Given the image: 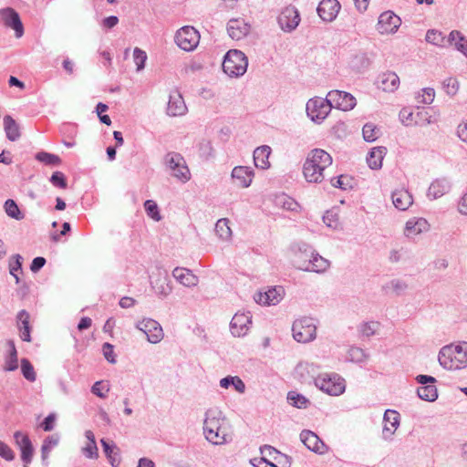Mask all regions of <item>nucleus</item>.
I'll list each match as a JSON object with an SVG mask.
<instances>
[{"instance_id": "1", "label": "nucleus", "mask_w": 467, "mask_h": 467, "mask_svg": "<svg viewBox=\"0 0 467 467\" xmlns=\"http://www.w3.org/2000/svg\"><path fill=\"white\" fill-rule=\"evenodd\" d=\"M202 433L213 445H224L233 440L232 424L218 407L209 408L204 412Z\"/></svg>"}, {"instance_id": "2", "label": "nucleus", "mask_w": 467, "mask_h": 467, "mask_svg": "<svg viewBox=\"0 0 467 467\" xmlns=\"http://www.w3.org/2000/svg\"><path fill=\"white\" fill-rule=\"evenodd\" d=\"M332 164V157L322 149L312 150L304 163L303 173L308 182L319 183L324 179L323 171Z\"/></svg>"}, {"instance_id": "3", "label": "nucleus", "mask_w": 467, "mask_h": 467, "mask_svg": "<svg viewBox=\"0 0 467 467\" xmlns=\"http://www.w3.org/2000/svg\"><path fill=\"white\" fill-rule=\"evenodd\" d=\"M440 365L448 370H458L467 367V342L443 347L439 353Z\"/></svg>"}, {"instance_id": "4", "label": "nucleus", "mask_w": 467, "mask_h": 467, "mask_svg": "<svg viewBox=\"0 0 467 467\" xmlns=\"http://www.w3.org/2000/svg\"><path fill=\"white\" fill-rule=\"evenodd\" d=\"M248 66V59L244 53L237 49L229 50L223 61V72L231 78L243 76Z\"/></svg>"}, {"instance_id": "5", "label": "nucleus", "mask_w": 467, "mask_h": 467, "mask_svg": "<svg viewBox=\"0 0 467 467\" xmlns=\"http://www.w3.org/2000/svg\"><path fill=\"white\" fill-rule=\"evenodd\" d=\"M331 109L332 106L328 101L327 96L325 99L320 97L310 99L306 105L307 116L317 124H320L326 119Z\"/></svg>"}, {"instance_id": "6", "label": "nucleus", "mask_w": 467, "mask_h": 467, "mask_svg": "<svg viewBox=\"0 0 467 467\" xmlns=\"http://www.w3.org/2000/svg\"><path fill=\"white\" fill-rule=\"evenodd\" d=\"M164 163L171 171V175L182 182H187L191 179L190 170L180 153H167L164 157Z\"/></svg>"}, {"instance_id": "7", "label": "nucleus", "mask_w": 467, "mask_h": 467, "mask_svg": "<svg viewBox=\"0 0 467 467\" xmlns=\"http://www.w3.org/2000/svg\"><path fill=\"white\" fill-rule=\"evenodd\" d=\"M316 386L322 391L338 396L345 391V380L337 374H322L315 379Z\"/></svg>"}, {"instance_id": "8", "label": "nucleus", "mask_w": 467, "mask_h": 467, "mask_svg": "<svg viewBox=\"0 0 467 467\" xmlns=\"http://www.w3.org/2000/svg\"><path fill=\"white\" fill-rule=\"evenodd\" d=\"M293 337L299 343H307L316 338L317 327L309 317L296 320L292 326Z\"/></svg>"}, {"instance_id": "9", "label": "nucleus", "mask_w": 467, "mask_h": 467, "mask_svg": "<svg viewBox=\"0 0 467 467\" xmlns=\"http://www.w3.org/2000/svg\"><path fill=\"white\" fill-rule=\"evenodd\" d=\"M199 32L190 26L180 28L175 35V42L178 47L185 51L193 50L199 44Z\"/></svg>"}, {"instance_id": "10", "label": "nucleus", "mask_w": 467, "mask_h": 467, "mask_svg": "<svg viewBox=\"0 0 467 467\" xmlns=\"http://www.w3.org/2000/svg\"><path fill=\"white\" fill-rule=\"evenodd\" d=\"M416 381L421 386L417 389L418 397L429 402L435 401L438 398V389L434 383L436 379L432 376L418 375Z\"/></svg>"}, {"instance_id": "11", "label": "nucleus", "mask_w": 467, "mask_h": 467, "mask_svg": "<svg viewBox=\"0 0 467 467\" xmlns=\"http://www.w3.org/2000/svg\"><path fill=\"white\" fill-rule=\"evenodd\" d=\"M327 96L332 108H336L344 111L354 109L357 104L355 97L345 91L331 90L327 93Z\"/></svg>"}, {"instance_id": "12", "label": "nucleus", "mask_w": 467, "mask_h": 467, "mask_svg": "<svg viewBox=\"0 0 467 467\" xmlns=\"http://www.w3.org/2000/svg\"><path fill=\"white\" fill-rule=\"evenodd\" d=\"M137 328L142 331L150 343L157 344L163 338V330L161 326L154 319L144 318L137 324Z\"/></svg>"}, {"instance_id": "13", "label": "nucleus", "mask_w": 467, "mask_h": 467, "mask_svg": "<svg viewBox=\"0 0 467 467\" xmlns=\"http://www.w3.org/2000/svg\"><path fill=\"white\" fill-rule=\"evenodd\" d=\"M401 25L400 18L392 11H385L379 16L376 25L377 31L381 34L395 33Z\"/></svg>"}, {"instance_id": "14", "label": "nucleus", "mask_w": 467, "mask_h": 467, "mask_svg": "<svg viewBox=\"0 0 467 467\" xmlns=\"http://www.w3.org/2000/svg\"><path fill=\"white\" fill-rule=\"evenodd\" d=\"M278 24L285 32L294 31L299 25L300 16L295 6L289 5L285 7L279 15Z\"/></svg>"}, {"instance_id": "15", "label": "nucleus", "mask_w": 467, "mask_h": 467, "mask_svg": "<svg viewBox=\"0 0 467 467\" xmlns=\"http://www.w3.org/2000/svg\"><path fill=\"white\" fill-rule=\"evenodd\" d=\"M0 18L3 24L15 30L16 36L21 37L24 34V26L19 14L11 7L0 9Z\"/></svg>"}, {"instance_id": "16", "label": "nucleus", "mask_w": 467, "mask_h": 467, "mask_svg": "<svg viewBox=\"0 0 467 467\" xmlns=\"http://www.w3.org/2000/svg\"><path fill=\"white\" fill-rule=\"evenodd\" d=\"M330 265L328 260L320 256L317 254H314L313 251H310V258L309 260H296V267L300 270L304 271H313L317 273L325 272Z\"/></svg>"}, {"instance_id": "17", "label": "nucleus", "mask_w": 467, "mask_h": 467, "mask_svg": "<svg viewBox=\"0 0 467 467\" xmlns=\"http://www.w3.org/2000/svg\"><path fill=\"white\" fill-rule=\"evenodd\" d=\"M252 324V316L247 313H236L230 323V330L234 337H244L247 334Z\"/></svg>"}, {"instance_id": "18", "label": "nucleus", "mask_w": 467, "mask_h": 467, "mask_svg": "<svg viewBox=\"0 0 467 467\" xmlns=\"http://www.w3.org/2000/svg\"><path fill=\"white\" fill-rule=\"evenodd\" d=\"M300 440L308 450L316 453L325 454L327 451V445L311 431L304 430L300 433Z\"/></svg>"}, {"instance_id": "19", "label": "nucleus", "mask_w": 467, "mask_h": 467, "mask_svg": "<svg viewBox=\"0 0 467 467\" xmlns=\"http://www.w3.org/2000/svg\"><path fill=\"white\" fill-rule=\"evenodd\" d=\"M251 29L249 23L243 18H232L227 24V32L234 40H241L245 37Z\"/></svg>"}, {"instance_id": "20", "label": "nucleus", "mask_w": 467, "mask_h": 467, "mask_svg": "<svg viewBox=\"0 0 467 467\" xmlns=\"http://www.w3.org/2000/svg\"><path fill=\"white\" fill-rule=\"evenodd\" d=\"M337 0H322L317 6V14L323 21L332 22L340 10Z\"/></svg>"}, {"instance_id": "21", "label": "nucleus", "mask_w": 467, "mask_h": 467, "mask_svg": "<svg viewBox=\"0 0 467 467\" xmlns=\"http://www.w3.org/2000/svg\"><path fill=\"white\" fill-rule=\"evenodd\" d=\"M187 107L184 99L178 90L170 93L167 105V114L171 117H179L186 113Z\"/></svg>"}, {"instance_id": "22", "label": "nucleus", "mask_w": 467, "mask_h": 467, "mask_svg": "<svg viewBox=\"0 0 467 467\" xmlns=\"http://www.w3.org/2000/svg\"><path fill=\"white\" fill-rule=\"evenodd\" d=\"M400 425V415L396 410H387L383 416L382 436L390 439Z\"/></svg>"}, {"instance_id": "23", "label": "nucleus", "mask_w": 467, "mask_h": 467, "mask_svg": "<svg viewBox=\"0 0 467 467\" xmlns=\"http://www.w3.org/2000/svg\"><path fill=\"white\" fill-rule=\"evenodd\" d=\"M284 290L281 286L273 287L266 292H259L254 296L256 303L265 306H275L279 303L283 297Z\"/></svg>"}, {"instance_id": "24", "label": "nucleus", "mask_w": 467, "mask_h": 467, "mask_svg": "<svg viewBox=\"0 0 467 467\" xmlns=\"http://www.w3.org/2000/svg\"><path fill=\"white\" fill-rule=\"evenodd\" d=\"M254 175V171L246 166H236L232 171L233 180L242 188L251 185Z\"/></svg>"}, {"instance_id": "25", "label": "nucleus", "mask_w": 467, "mask_h": 467, "mask_svg": "<svg viewBox=\"0 0 467 467\" xmlns=\"http://www.w3.org/2000/svg\"><path fill=\"white\" fill-rule=\"evenodd\" d=\"M172 276L186 287H194L199 283L197 275L191 270L182 267H175L172 271Z\"/></svg>"}, {"instance_id": "26", "label": "nucleus", "mask_w": 467, "mask_h": 467, "mask_svg": "<svg viewBox=\"0 0 467 467\" xmlns=\"http://www.w3.org/2000/svg\"><path fill=\"white\" fill-rule=\"evenodd\" d=\"M168 275L165 272H159L156 278L151 281V287L154 292L161 296H167L171 293L172 287Z\"/></svg>"}, {"instance_id": "27", "label": "nucleus", "mask_w": 467, "mask_h": 467, "mask_svg": "<svg viewBox=\"0 0 467 467\" xmlns=\"http://www.w3.org/2000/svg\"><path fill=\"white\" fill-rule=\"evenodd\" d=\"M271 154V148L267 145H263L256 148L254 151V162L256 168L265 170L270 167L269 156Z\"/></svg>"}, {"instance_id": "28", "label": "nucleus", "mask_w": 467, "mask_h": 467, "mask_svg": "<svg viewBox=\"0 0 467 467\" xmlns=\"http://www.w3.org/2000/svg\"><path fill=\"white\" fill-rule=\"evenodd\" d=\"M85 437L87 439V442L81 449L83 455L88 459H98L99 449L96 443V438L93 431L89 430L86 431Z\"/></svg>"}, {"instance_id": "29", "label": "nucleus", "mask_w": 467, "mask_h": 467, "mask_svg": "<svg viewBox=\"0 0 467 467\" xmlns=\"http://www.w3.org/2000/svg\"><path fill=\"white\" fill-rule=\"evenodd\" d=\"M387 149L383 146L374 147L368 152L367 162L370 169L379 170L382 167V161L386 155Z\"/></svg>"}, {"instance_id": "30", "label": "nucleus", "mask_w": 467, "mask_h": 467, "mask_svg": "<svg viewBox=\"0 0 467 467\" xmlns=\"http://www.w3.org/2000/svg\"><path fill=\"white\" fill-rule=\"evenodd\" d=\"M400 78L394 72H386L379 77V88L383 91L392 92L398 88Z\"/></svg>"}, {"instance_id": "31", "label": "nucleus", "mask_w": 467, "mask_h": 467, "mask_svg": "<svg viewBox=\"0 0 467 467\" xmlns=\"http://www.w3.org/2000/svg\"><path fill=\"white\" fill-rule=\"evenodd\" d=\"M103 451L112 467H118L120 463L119 450L114 442L109 443L105 439L100 440Z\"/></svg>"}, {"instance_id": "32", "label": "nucleus", "mask_w": 467, "mask_h": 467, "mask_svg": "<svg viewBox=\"0 0 467 467\" xmlns=\"http://www.w3.org/2000/svg\"><path fill=\"white\" fill-rule=\"evenodd\" d=\"M450 191V184L445 179H438L431 182L428 189V197L438 199Z\"/></svg>"}, {"instance_id": "33", "label": "nucleus", "mask_w": 467, "mask_h": 467, "mask_svg": "<svg viewBox=\"0 0 467 467\" xmlns=\"http://www.w3.org/2000/svg\"><path fill=\"white\" fill-rule=\"evenodd\" d=\"M370 65L369 58L365 53L352 55L348 60V67L357 73L364 72Z\"/></svg>"}, {"instance_id": "34", "label": "nucleus", "mask_w": 467, "mask_h": 467, "mask_svg": "<svg viewBox=\"0 0 467 467\" xmlns=\"http://www.w3.org/2000/svg\"><path fill=\"white\" fill-rule=\"evenodd\" d=\"M4 129L6 138L11 141L17 140L21 136L19 125L9 115L4 117Z\"/></svg>"}, {"instance_id": "35", "label": "nucleus", "mask_w": 467, "mask_h": 467, "mask_svg": "<svg viewBox=\"0 0 467 467\" xmlns=\"http://www.w3.org/2000/svg\"><path fill=\"white\" fill-rule=\"evenodd\" d=\"M426 41L441 47L452 46L453 44V41H451V34L448 37H445L441 32L434 29L427 31Z\"/></svg>"}, {"instance_id": "36", "label": "nucleus", "mask_w": 467, "mask_h": 467, "mask_svg": "<svg viewBox=\"0 0 467 467\" xmlns=\"http://www.w3.org/2000/svg\"><path fill=\"white\" fill-rule=\"evenodd\" d=\"M417 109L416 113L410 112V117H412L415 125L426 126L437 121L436 116L431 115L427 109H420V106H417Z\"/></svg>"}, {"instance_id": "37", "label": "nucleus", "mask_w": 467, "mask_h": 467, "mask_svg": "<svg viewBox=\"0 0 467 467\" xmlns=\"http://www.w3.org/2000/svg\"><path fill=\"white\" fill-rule=\"evenodd\" d=\"M392 203L400 211H406L409 209V192L408 191H395L391 195Z\"/></svg>"}, {"instance_id": "38", "label": "nucleus", "mask_w": 467, "mask_h": 467, "mask_svg": "<svg viewBox=\"0 0 467 467\" xmlns=\"http://www.w3.org/2000/svg\"><path fill=\"white\" fill-rule=\"evenodd\" d=\"M220 386L223 389H228L233 386L239 393L245 391V385L244 381L237 376H227L220 380Z\"/></svg>"}, {"instance_id": "39", "label": "nucleus", "mask_w": 467, "mask_h": 467, "mask_svg": "<svg viewBox=\"0 0 467 467\" xmlns=\"http://www.w3.org/2000/svg\"><path fill=\"white\" fill-rule=\"evenodd\" d=\"M214 231L218 237L223 241H228L232 237V230L229 226V220L226 218L219 219L217 221Z\"/></svg>"}, {"instance_id": "40", "label": "nucleus", "mask_w": 467, "mask_h": 467, "mask_svg": "<svg viewBox=\"0 0 467 467\" xmlns=\"http://www.w3.org/2000/svg\"><path fill=\"white\" fill-rule=\"evenodd\" d=\"M430 223L424 218H414L410 220V234H420L430 231Z\"/></svg>"}, {"instance_id": "41", "label": "nucleus", "mask_w": 467, "mask_h": 467, "mask_svg": "<svg viewBox=\"0 0 467 467\" xmlns=\"http://www.w3.org/2000/svg\"><path fill=\"white\" fill-rule=\"evenodd\" d=\"M435 98V91L432 88H424L415 96V101L420 105H429L432 103Z\"/></svg>"}, {"instance_id": "42", "label": "nucleus", "mask_w": 467, "mask_h": 467, "mask_svg": "<svg viewBox=\"0 0 467 467\" xmlns=\"http://www.w3.org/2000/svg\"><path fill=\"white\" fill-rule=\"evenodd\" d=\"M380 324L377 321L363 322L358 326V332L362 337H369L377 334Z\"/></svg>"}, {"instance_id": "43", "label": "nucleus", "mask_w": 467, "mask_h": 467, "mask_svg": "<svg viewBox=\"0 0 467 467\" xmlns=\"http://www.w3.org/2000/svg\"><path fill=\"white\" fill-rule=\"evenodd\" d=\"M380 133V130L373 123H367L362 129L363 139L368 142L375 141Z\"/></svg>"}, {"instance_id": "44", "label": "nucleus", "mask_w": 467, "mask_h": 467, "mask_svg": "<svg viewBox=\"0 0 467 467\" xmlns=\"http://www.w3.org/2000/svg\"><path fill=\"white\" fill-rule=\"evenodd\" d=\"M18 368L17 353L13 342H10L9 355L5 359L4 370L14 371Z\"/></svg>"}, {"instance_id": "45", "label": "nucleus", "mask_w": 467, "mask_h": 467, "mask_svg": "<svg viewBox=\"0 0 467 467\" xmlns=\"http://www.w3.org/2000/svg\"><path fill=\"white\" fill-rule=\"evenodd\" d=\"M451 41H453L452 46H454L457 50L467 57V39H465L459 31L451 32Z\"/></svg>"}, {"instance_id": "46", "label": "nucleus", "mask_w": 467, "mask_h": 467, "mask_svg": "<svg viewBox=\"0 0 467 467\" xmlns=\"http://www.w3.org/2000/svg\"><path fill=\"white\" fill-rule=\"evenodd\" d=\"M5 211L6 214L16 220H22L24 218L23 213H21L20 209L18 208L16 202L12 199H8L5 202Z\"/></svg>"}, {"instance_id": "47", "label": "nucleus", "mask_w": 467, "mask_h": 467, "mask_svg": "<svg viewBox=\"0 0 467 467\" xmlns=\"http://www.w3.org/2000/svg\"><path fill=\"white\" fill-rule=\"evenodd\" d=\"M36 159L46 165L57 166L61 163V160L57 155L46 151L36 153Z\"/></svg>"}, {"instance_id": "48", "label": "nucleus", "mask_w": 467, "mask_h": 467, "mask_svg": "<svg viewBox=\"0 0 467 467\" xmlns=\"http://www.w3.org/2000/svg\"><path fill=\"white\" fill-rule=\"evenodd\" d=\"M287 400L292 406L298 409L306 408L309 403L308 400L305 396L295 391L288 392Z\"/></svg>"}, {"instance_id": "49", "label": "nucleus", "mask_w": 467, "mask_h": 467, "mask_svg": "<svg viewBox=\"0 0 467 467\" xmlns=\"http://www.w3.org/2000/svg\"><path fill=\"white\" fill-rule=\"evenodd\" d=\"M324 223L334 230H337L340 227L339 215L336 211L330 210L327 211L323 216Z\"/></svg>"}, {"instance_id": "50", "label": "nucleus", "mask_w": 467, "mask_h": 467, "mask_svg": "<svg viewBox=\"0 0 467 467\" xmlns=\"http://www.w3.org/2000/svg\"><path fill=\"white\" fill-rule=\"evenodd\" d=\"M366 352L358 347H351L348 351V359L351 362L361 363L368 359Z\"/></svg>"}, {"instance_id": "51", "label": "nucleus", "mask_w": 467, "mask_h": 467, "mask_svg": "<svg viewBox=\"0 0 467 467\" xmlns=\"http://www.w3.org/2000/svg\"><path fill=\"white\" fill-rule=\"evenodd\" d=\"M276 203L287 211H297L299 204L291 197L283 194L276 198Z\"/></svg>"}, {"instance_id": "52", "label": "nucleus", "mask_w": 467, "mask_h": 467, "mask_svg": "<svg viewBox=\"0 0 467 467\" xmlns=\"http://www.w3.org/2000/svg\"><path fill=\"white\" fill-rule=\"evenodd\" d=\"M144 208L147 213V215L150 217L155 222H159L161 220V215L159 212V207L157 203L152 200H147L144 203Z\"/></svg>"}, {"instance_id": "53", "label": "nucleus", "mask_w": 467, "mask_h": 467, "mask_svg": "<svg viewBox=\"0 0 467 467\" xmlns=\"http://www.w3.org/2000/svg\"><path fill=\"white\" fill-rule=\"evenodd\" d=\"M21 370L22 374L30 382H34L36 379V372L32 364L26 358L21 360Z\"/></svg>"}, {"instance_id": "54", "label": "nucleus", "mask_w": 467, "mask_h": 467, "mask_svg": "<svg viewBox=\"0 0 467 467\" xmlns=\"http://www.w3.org/2000/svg\"><path fill=\"white\" fill-rule=\"evenodd\" d=\"M133 59L137 66V71H140L145 67V62L147 60V54L145 51L139 47H135L133 50Z\"/></svg>"}, {"instance_id": "55", "label": "nucleus", "mask_w": 467, "mask_h": 467, "mask_svg": "<svg viewBox=\"0 0 467 467\" xmlns=\"http://www.w3.org/2000/svg\"><path fill=\"white\" fill-rule=\"evenodd\" d=\"M442 85L445 89V92L450 96L456 95L460 88L459 81L454 78H446L443 81Z\"/></svg>"}, {"instance_id": "56", "label": "nucleus", "mask_w": 467, "mask_h": 467, "mask_svg": "<svg viewBox=\"0 0 467 467\" xmlns=\"http://www.w3.org/2000/svg\"><path fill=\"white\" fill-rule=\"evenodd\" d=\"M198 150H199V155L202 159L210 158L213 155V151L212 142L208 140H201L198 145Z\"/></svg>"}, {"instance_id": "57", "label": "nucleus", "mask_w": 467, "mask_h": 467, "mask_svg": "<svg viewBox=\"0 0 467 467\" xmlns=\"http://www.w3.org/2000/svg\"><path fill=\"white\" fill-rule=\"evenodd\" d=\"M50 182L54 186L61 189H66L67 186L66 178L60 171H55L50 178Z\"/></svg>"}, {"instance_id": "58", "label": "nucleus", "mask_w": 467, "mask_h": 467, "mask_svg": "<svg viewBox=\"0 0 467 467\" xmlns=\"http://www.w3.org/2000/svg\"><path fill=\"white\" fill-rule=\"evenodd\" d=\"M23 257L20 254H15L9 262L10 275H15L17 271L22 270Z\"/></svg>"}, {"instance_id": "59", "label": "nucleus", "mask_w": 467, "mask_h": 467, "mask_svg": "<svg viewBox=\"0 0 467 467\" xmlns=\"http://www.w3.org/2000/svg\"><path fill=\"white\" fill-rule=\"evenodd\" d=\"M310 251L311 248L306 245L303 244V247H299L298 252L295 254L294 264L296 266V260L304 261V260H309L310 258Z\"/></svg>"}, {"instance_id": "60", "label": "nucleus", "mask_w": 467, "mask_h": 467, "mask_svg": "<svg viewBox=\"0 0 467 467\" xmlns=\"http://www.w3.org/2000/svg\"><path fill=\"white\" fill-rule=\"evenodd\" d=\"M14 439H15V441H16V444L19 447V449H21L22 447H26V445H29L31 444V441L29 440V437L25 434L24 432L22 431H16L14 433Z\"/></svg>"}, {"instance_id": "61", "label": "nucleus", "mask_w": 467, "mask_h": 467, "mask_svg": "<svg viewBox=\"0 0 467 467\" xmlns=\"http://www.w3.org/2000/svg\"><path fill=\"white\" fill-rule=\"evenodd\" d=\"M102 351L105 358L111 364L116 363V358L113 350V346L110 343H104Z\"/></svg>"}, {"instance_id": "62", "label": "nucleus", "mask_w": 467, "mask_h": 467, "mask_svg": "<svg viewBox=\"0 0 467 467\" xmlns=\"http://www.w3.org/2000/svg\"><path fill=\"white\" fill-rule=\"evenodd\" d=\"M21 451V459L26 463L28 464L31 462L34 453V449L32 443L26 445V447H22Z\"/></svg>"}, {"instance_id": "63", "label": "nucleus", "mask_w": 467, "mask_h": 467, "mask_svg": "<svg viewBox=\"0 0 467 467\" xmlns=\"http://www.w3.org/2000/svg\"><path fill=\"white\" fill-rule=\"evenodd\" d=\"M0 456L7 461H12L15 458L11 448L3 441H0Z\"/></svg>"}, {"instance_id": "64", "label": "nucleus", "mask_w": 467, "mask_h": 467, "mask_svg": "<svg viewBox=\"0 0 467 467\" xmlns=\"http://www.w3.org/2000/svg\"><path fill=\"white\" fill-rule=\"evenodd\" d=\"M250 462L254 467H277L275 464L270 462L265 457L254 458L250 461Z\"/></svg>"}]
</instances>
